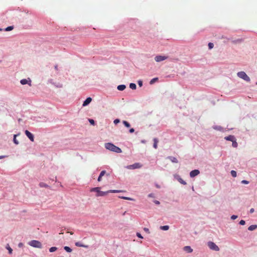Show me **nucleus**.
<instances>
[{"label":"nucleus","instance_id":"f257e3e1","mask_svg":"<svg viewBox=\"0 0 257 257\" xmlns=\"http://www.w3.org/2000/svg\"><path fill=\"white\" fill-rule=\"evenodd\" d=\"M100 187L92 188L90 189V192H96V197L104 196L106 195L109 193H117V192H120V191L116 190H108L106 192H103V191H100Z\"/></svg>","mask_w":257,"mask_h":257},{"label":"nucleus","instance_id":"f03ea898","mask_svg":"<svg viewBox=\"0 0 257 257\" xmlns=\"http://www.w3.org/2000/svg\"><path fill=\"white\" fill-rule=\"evenodd\" d=\"M105 148L108 150L115 153H120L121 152V150L119 148L110 143L105 144Z\"/></svg>","mask_w":257,"mask_h":257},{"label":"nucleus","instance_id":"7ed1b4c3","mask_svg":"<svg viewBox=\"0 0 257 257\" xmlns=\"http://www.w3.org/2000/svg\"><path fill=\"white\" fill-rule=\"evenodd\" d=\"M29 244L33 247L41 248L42 247V243L38 240H33L29 242Z\"/></svg>","mask_w":257,"mask_h":257},{"label":"nucleus","instance_id":"20e7f679","mask_svg":"<svg viewBox=\"0 0 257 257\" xmlns=\"http://www.w3.org/2000/svg\"><path fill=\"white\" fill-rule=\"evenodd\" d=\"M237 75L239 78L244 80L247 82H249L250 80L249 77L243 71H240L238 72Z\"/></svg>","mask_w":257,"mask_h":257},{"label":"nucleus","instance_id":"39448f33","mask_svg":"<svg viewBox=\"0 0 257 257\" xmlns=\"http://www.w3.org/2000/svg\"><path fill=\"white\" fill-rule=\"evenodd\" d=\"M208 247L212 250L218 251L219 250V247L216 245L215 243L212 241H209L208 242Z\"/></svg>","mask_w":257,"mask_h":257},{"label":"nucleus","instance_id":"423d86ee","mask_svg":"<svg viewBox=\"0 0 257 257\" xmlns=\"http://www.w3.org/2000/svg\"><path fill=\"white\" fill-rule=\"evenodd\" d=\"M142 165L141 164H140L139 163H136L132 165L127 166L126 167V168L128 169H135L140 168L142 167Z\"/></svg>","mask_w":257,"mask_h":257},{"label":"nucleus","instance_id":"0eeeda50","mask_svg":"<svg viewBox=\"0 0 257 257\" xmlns=\"http://www.w3.org/2000/svg\"><path fill=\"white\" fill-rule=\"evenodd\" d=\"M168 58L167 56H161V55H157L155 57V60L157 62H159L161 61H163L164 60H166Z\"/></svg>","mask_w":257,"mask_h":257},{"label":"nucleus","instance_id":"6e6552de","mask_svg":"<svg viewBox=\"0 0 257 257\" xmlns=\"http://www.w3.org/2000/svg\"><path fill=\"white\" fill-rule=\"evenodd\" d=\"M25 134L27 137L32 141L34 142V138L33 135L28 130L25 131Z\"/></svg>","mask_w":257,"mask_h":257},{"label":"nucleus","instance_id":"1a4fd4ad","mask_svg":"<svg viewBox=\"0 0 257 257\" xmlns=\"http://www.w3.org/2000/svg\"><path fill=\"white\" fill-rule=\"evenodd\" d=\"M20 83L22 85L28 84L30 86H31V80L30 78H28V79H22L20 81Z\"/></svg>","mask_w":257,"mask_h":257},{"label":"nucleus","instance_id":"9d476101","mask_svg":"<svg viewBox=\"0 0 257 257\" xmlns=\"http://www.w3.org/2000/svg\"><path fill=\"white\" fill-rule=\"evenodd\" d=\"M200 172L198 170H194L190 172V176L191 177L193 178L196 176H197L199 174Z\"/></svg>","mask_w":257,"mask_h":257},{"label":"nucleus","instance_id":"9b49d317","mask_svg":"<svg viewBox=\"0 0 257 257\" xmlns=\"http://www.w3.org/2000/svg\"><path fill=\"white\" fill-rule=\"evenodd\" d=\"M92 101V98L91 97H88L86 99V100L83 102V106H85L89 104Z\"/></svg>","mask_w":257,"mask_h":257},{"label":"nucleus","instance_id":"f8f14e48","mask_svg":"<svg viewBox=\"0 0 257 257\" xmlns=\"http://www.w3.org/2000/svg\"><path fill=\"white\" fill-rule=\"evenodd\" d=\"M224 139H225V140H226L227 141H229L231 142H232L235 139L234 136H233L232 135H229L228 136L225 137L224 138Z\"/></svg>","mask_w":257,"mask_h":257},{"label":"nucleus","instance_id":"ddd939ff","mask_svg":"<svg viewBox=\"0 0 257 257\" xmlns=\"http://www.w3.org/2000/svg\"><path fill=\"white\" fill-rule=\"evenodd\" d=\"M184 250L188 252H191L193 251V249L189 246H186L184 248Z\"/></svg>","mask_w":257,"mask_h":257},{"label":"nucleus","instance_id":"4468645a","mask_svg":"<svg viewBox=\"0 0 257 257\" xmlns=\"http://www.w3.org/2000/svg\"><path fill=\"white\" fill-rule=\"evenodd\" d=\"M125 85H119L117 86V88L118 90L122 91L125 88Z\"/></svg>","mask_w":257,"mask_h":257},{"label":"nucleus","instance_id":"2eb2a0df","mask_svg":"<svg viewBox=\"0 0 257 257\" xmlns=\"http://www.w3.org/2000/svg\"><path fill=\"white\" fill-rule=\"evenodd\" d=\"M154 145H153V147L155 149H157V146H158V140L156 138H154Z\"/></svg>","mask_w":257,"mask_h":257},{"label":"nucleus","instance_id":"dca6fc26","mask_svg":"<svg viewBox=\"0 0 257 257\" xmlns=\"http://www.w3.org/2000/svg\"><path fill=\"white\" fill-rule=\"evenodd\" d=\"M256 228H257L256 225H251L248 227V229L250 231H252V230L255 229Z\"/></svg>","mask_w":257,"mask_h":257},{"label":"nucleus","instance_id":"f3484780","mask_svg":"<svg viewBox=\"0 0 257 257\" xmlns=\"http://www.w3.org/2000/svg\"><path fill=\"white\" fill-rule=\"evenodd\" d=\"M160 229L163 230H168L169 229L168 225L161 226Z\"/></svg>","mask_w":257,"mask_h":257},{"label":"nucleus","instance_id":"a211bd4d","mask_svg":"<svg viewBox=\"0 0 257 257\" xmlns=\"http://www.w3.org/2000/svg\"><path fill=\"white\" fill-rule=\"evenodd\" d=\"M169 159L172 162L176 163H178V160L176 158L173 157H170Z\"/></svg>","mask_w":257,"mask_h":257},{"label":"nucleus","instance_id":"6ab92c4d","mask_svg":"<svg viewBox=\"0 0 257 257\" xmlns=\"http://www.w3.org/2000/svg\"><path fill=\"white\" fill-rule=\"evenodd\" d=\"M130 88H131L133 90H135L136 89L137 86L135 83H132L130 84Z\"/></svg>","mask_w":257,"mask_h":257},{"label":"nucleus","instance_id":"aec40b11","mask_svg":"<svg viewBox=\"0 0 257 257\" xmlns=\"http://www.w3.org/2000/svg\"><path fill=\"white\" fill-rule=\"evenodd\" d=\"M232 146L234 148H237L238 144L237 143L236 141V140H234L232 142Z\"/></svg>","mask_w":257,"mask_h":257},{"label":"nucleus","instance_id":"412c9836","mask_svg":"<svg viewBox=\"0 0 257 257\" xmlns=\"http://www.w3.org/2000/svg\"><path fill=\"white\" fill-rule=\"evenodd\" d=\"M123 124L125 126H126V127H130L131 125L130 124L126 121L125 120H123L122 121Z\"/></svg>","mask_w":257,"mask_h":257},{"label":"nucleus","instance_id":"4be33fe9","mask_svg":"<svg viewBox=\"0 0 257 257\" xmlns=\"http://www.w3.org/2000/svg\"><path fill=\"white\" fill-rule=\"evenodd\" d=\"M213 128L214 130H218V131H221L222 130V128L220 126L216 125L213 127Z\"/></svg>","mask_w":257,"mask_h":257},{"label":"nucleus","instance_id":"5701e85b","mask_svg":"<svg viewBox=\"0 0 257 257\" xmlns=\"http://www.w3.org/2000/svg\"><path fill=\"white\" fill-rule=\"evenodd\" d=\"M64 248L68 252H71L72 251V249L69 246H66Z\"/></svg>","mask_w":257,"mask_h":257},{"label":"nucleus","instance_id":"b1692460","mask_svg":"<svg viewBox=\"0 0 257 257\" xmlns=\"http://www.w3.org/2000/svg\"><path fill=\"white\" fill-rule=\"evenodd\" d=\"M178 180L180 183H181L183 185L186 184V182L185 181H184L182 178H179Z\"/></svg>","mask_w":257,"mask_h":257},{"label":"nucleus","instance_id":"393cba45","mask_svg":"<svg viewBox=\"0 0 257 257\" xmlns=\"http://www.w3.org/2000/svg\"><path fill=\"white\" fill-rule=\"evenodd\" d=\"M57 249V248L56 247H52L50 248L49 251H50V252H52L56 251Z\"/></svg>","mask_w":257,"mask_h":257},{"label":"nucleus","instance_id":"a878e982","mask_svg":"<svg viewBox=\"0 0 257 257\" xmlns=\"http://www.w3.org/2000/svg\"><path fill=\"white\" fill-rule=\"evenodd\" d=\"M230 173H231V175H232V177H236V171H235L234 170H232L231 171Z\"/></svg>","mask_w":257,"mask_h":257},{"label":"nucleus","instance_id":"bb28decb","mask_svg":"<svg viewBox=\"0 0 257 257\" xmlns=\"http://www.w3.org/2000/svg\"><path fill=\"white\" fill-rule=\"evenodd\" d=\"M16 137H17V135H15L14 137V142L16 145H18L19 144V142L16 140Z\"/></svg>","mask_w":257,"mask_h":257},{"label":"nucleus","instance_id":"cd10ccee","mask_svg":"<svg viewBox=\"0 0 257 257\" xmlns=\"http://www.w3.org/2000/svg\"><path fill=\"white\" fill-rule=\"evenodd\" d=\"M120 198L123 199L127 200H134L133 199H132L131 198L127 197L122 196V197H121Z\"/></svg>","mask_w":257,"mask_h":257},{"label":"nucleus","instance_id":"c85d7f7f","mask_svg":"<svg viewBox=\"0 0 257 257\" xmlns=\"http://www.w3.org/2000/svg\"><path fill=\"white\" fill-rule=\"evenodd\" d=\"M158 80V78H153L152 79L151 81H150V83L151 84H152L153 83H154L156 81H157Z\"/></svg>","mask_w":257,"mask_h":257},{"label":"nucleus","instance_id":"c756f323","mask_svg":"<svg viewBox=\"0 0 257 257\" xmlns=\"http://www.w3.org/2000/svg\"><path fill=\"white\" fill-rule=\"evenodd\" d=\"M214 45L212 43H209L208 44V47L209 49H211L213 48Z\"/></svg>","mask_w":257,"mask_h":257},{"label":"nucleus","instance_id":"7c9ffc66","mask_svg":"<svg viewBox=\"0 0 257 257\" xmlns=\"http://www.w3.org/2000/svg\"><path fill=\"white\" fill-rule=\"evenodd\" d=\"M13 29V26H9L6 29V31H9L12 30Z\"/></svg>","mask_w":257,"mask_h":257},{"label":"nucleus","instance_id":"2f4dec72","mask_svg":"<svg viewBox=\"0 0 257 257\" xmlns=\"http://www.w3.org/2000/svg\"><path fill=\"white\" fill-rule=\"evenodd\" d=\"M106 173V171H102L99 175L100 176V177H102V176H103L104 175V174Z\"/></svg>","mask_w":257,"mask_h":257},{"label":"nucleus","instance_id":"473e14b6","mask_svg":"<svg viewBox=\"0 0 257 257\" xmlns=\"http://www.w3.org/2000/svg\"><path fill=\"white\" fill-rule=\"evenodd\" d=\"M242 41L241 39H237L236 40H235V41H233L232 42L233 43H240Z\"/></svg>","mask_w":257,"mask_h":257},{"label":"nucleus","instance_id":"72a5a7b5","mask_svg":"<svg viewBox=\"0 0 257 257\" xmlns=\"http://www.w3.org/2000/svg\"><path fill=\"white\" fill-rule=\"evenodd\" d=\"M89 121L90 123L91 124L94 125L95 124V121L93 119H89Z\"/></svg>","mask_w":257,"mask_h":257},{"label":"nucleus","instance_id":"f704fd0d","mask_svg":"<svg viewBox=\"0 0 257 257\" xmlns=\"http://www.w3.org/2000/svg\"><path fill=\"white\" fill-rule=\"evenodd\" d=\"M7 248L9 250V252L10 253H12V249L10 247V246L9 245H8L7 247Z\"/></svg>","mask_w":257,"mask_h":257},{"label":"nucleus","instance_id":"c9c22d12","mask_svg":"<svg viewBox=\"0 0 257 257\" xmlns=\"http://www.w3.org/2000/svg\"><path fill=\"white\" fill-rule=\"evenodd\" d=\"M120 122V120L119 119H115L114 121H113V122L114 124H117L118 123H119Z\"/></svg>","mask_w":257,"mask_h":257},{"label":"nucleus","instance_id":"e433bc0d","mask_svg":"<svg viewBox=\"0 0 257 257\" xmlns=\"http://www.w3.org/2000/svg\"><path fill=\"white\" fill-rule=\"evenodd\" d=\"M40 186L41 187H48V185H46V184H44V183H40Z\"/></svg>","mask_w":257,"mask_h":257},{"label":"nucleus","instance_id":"4c0bfd02","mask_svg":"<svg viewBox=\"0 0 257 257\" xmlns=\"http://www.w3.org/2000/svg\"><path fill=\"white\" fill-rule=\"evenodd\" d=\"M245 221H244V220H241L240 221V222H239V224H240V225H244V224H245Z\"/></svg>","mask_w":257,"mask_h":257},{"label":"nucleus","instance_id":"58836bf2","mask_svg":"<svg viewBox=\"0 0 257 257\" xmlns=\"http://www.w3.org/2000/svg\"><path fill=\"white\" fill-rule=\"evenodd\" d=\"M241 183L244 184H247L249 183V182L246 180H242L241 181Z\"/></svg>","mask_w":257,"mask_h":257},{"label":"nucleus","instance_id":"ea45409f","mask_svg":"<svg viewBox=\"0 0 257 257\" xmlns=\"http://www.w3.org/2000/svg\"><path fill=\"white\" fill-rule=\"evenodd\" d=\"M237 218V216L235 215H232V216H231V218L232 219H233V220L235 219H236V218Z\"/></svg>","mask_w":257,"mask_h":257},{"label":"nucleus","instance_id":"a19ab883","mask_svg":"<svg viewBox=\"0 0 257 257\" xmlns=\"http://www.w3.org/2000/svg\"><path fill=\"white\" fill-rule=\"evenodd\" d=\"M137 235L138 237L140 238H143V236H142V235L141 234V233H137Z\"/></svg>","mask_w":257,"mask_h":257},{"label":"nucleus","instance_id":"79ce46f5","mask_svg":"<svg viewBox=\"0 0 257 257\" xmlns=\"http://www.w3.org/2000/svg\"><path fill=\"white\" fill-rule=\"evenodd\" d=\"M138 84H139V85L140 87H141V86H142V85H143V82H142V81H139L138 82Z\"/></svg>","mask_w":257,"mask_h":257},{"label":"nucleus","instance_id":"37998d69","mask_svg":"<svg viewBox=\"0 0 257 257\" xmlns=\"http://www.w3.org/2000/svg\"><path fill=\"white\" fill-rule=\"evenodd\" d=\"M135 131V130L133 128H132L130 130V133H134Z\"/></svg>","mask_w":257,"mask_h":257},{"label":"nucleus","instance_id":"c03bdc74","mask_svg":"<svg viewBox=\"0 0 257 257\" xmlns=\"http://www.w3.org/2000/svg\"><path fill=\"white\" fill-rule=\"evenodd\" d=\"M101 178H102V177H100V176L99 175V177H98V179H97L98 181V182L101 181Z\"/></svg>","mask_w":257,"mask_h":257},{"label":"nucleus","instance_id":"a18cd8bd","mask_svg":"<svg viewBox=\"0 0 257 257\" xmlns=\"http://www.w3.org/2000/svg\"><path fill=\"white\" fill-rule=\"evenodd\" d=\"M7 157V156H0V159H2L3 158Z\"/></svg>","mask_w":257,"mask_h":257},{"label":"nucleus","instance_id":"49530a36","mask_svg":"<svg viewBox=\"0 0 257 257\" xmlns=\"http://www.w3.org/2000/svg\"><path fill=\"white\" fill-rule=\"evenodd\" d=\"M254 209H253V208H251V209H250V212L251 213H253V212H254Z\"/></svg>","mask_w":257,"mask_h":257},{"label":"nucleus","instance_id":"de8ad7c7","mask_svg":"<svg viewBox=\"0 0 257 257\" xmlns=\"http://www.w3.org/2000/svg\"><path fill=\"white\" fill-rule=\"evenodd\" d=\"M155 203L156 204H160V202L159 201H157V200H156L155 201Z\"/></svg>","mask_w":257,"mask_h":257},{"label":"nucleus","instance_id":"09e8293b","mask_svg":"<svg viewBox=\"0 0 257 257\" xmlns=\"http://www.w3.org/2000/svg\"><path fill=\"white\" fill-rule=\"evenodd\" d=\"M23 245V243H20L19 244V247H22V246Z\"/></svg>","mask_w":257,"mask_h":257},{"label":"nucleus","instance_id":"8fccbe9b","mask_svg":"<svg viewBox=\"0 0 257 257\" xmlns=\"http://www.w3.org/2000/svg\"><path fill=\"white\" fill-rule=\"evenodd\" d=\"M76 245L79 246H82V245H79V243H78V242L76 243Z\"/></svg>","mask_w":257,"mask_h":257},{"label":"nucleus","instance_id":"3c124183","mask_svg":"<svg viewBox=\"0 0 257 257\" xmlns=\"http://www.w3.org/2000/svg\"><path fill=\"white\" fill-rule=\"evenodd\" d=\"M144 230L146 231H149V229L147 228H144Z\"/></svg>","mask_w":257,"mask_h":257},{"label":"nucleus","instance_id":"603ef678","mask_svg":"<svg viewBox=\"0 0 257 257\" xmlns=\"http://www.w3.org/2000/svg\"><path fill=\"white\" fill-rule=\"evenodd\" d=\"M55 69H56V70H57V66H55Z\"/></svg>","mask_w":257,"mask_h":257},{"label":"nucleus","instance_id":"864d4df0","mask_svg":"<svg viewBox=\"0 0 257 257\" xmlns=\"http://www.w3.org/2000/svg\"><path fill=\"white\" fill-rule=\"evenodd\" d=\"M70 233L71 234H73V232H70Z\"/></svg>","mask_w":257,"mask_h":257},{"label":"nucleus","instance_id":"5fc2aeb1","mask_svg":"<svg viewBox=\"0 0 257 257\" xmlns=\"http://www.w3.org/2000/svg\"><path fill=\"white\" fill-rule=\"evenodd\" d=\"M156 187H157V188H159V185H156Z\"/></svg>","mask_w":257,"mask_h":257},{"label":"nucleus","instance_id":"6e6d98bb","mask_svg":"<svg viewBox=\"0 0 257 257\" xmlns=\"http://www.w3.org/2000/svg\"><path fill=\"white\" fill-rule=\"evenodd\" d=\"M149 197H151V196H152V195H151V194H150V195H149Z\"/></svg>","mask_w":257,"mask_h":257},{"label":"nucleus","instance_id":"4d7b16f0","mask_svg":"<svg viewBox=\"0 0 257 257\" xmlns=\"http://www.w3.org/2000/svg\"><path fill=\"white\" fill-rule=\"evenodd\" d=\"M256 84H257V82H256Z\"/></svg>","mask_w":257,"mask_h":257}]
</instances>
